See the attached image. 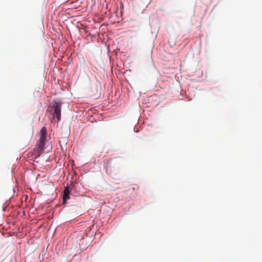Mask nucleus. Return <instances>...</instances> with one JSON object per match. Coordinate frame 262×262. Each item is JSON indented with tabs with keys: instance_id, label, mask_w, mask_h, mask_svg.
Returning a JSON list of instances; mask_svg holds the SVG:
<instances>
[{
	"instance_id": "1",
	"label": "nucleus",
	"mask_w": 262,
	"mask_h": 262,
	"mask_svg": "<svg viewBox=\"0 0 262 262\" xmlns=\"http://www.w3.org/2000/svg\"><path fill=\"white\" fill-rule=\"evenodd\" d=\"M39 141L37 146L35 148L36 151L40 153L44 149L45 145V140L47 137V128L46 127H43L39 133Z\"/></svg>"
},
{
	"instance_id": "2",
	"label": "nucleus",
	"mask_w": 262,
	"mask_h": 262,
	"mask_svg": "<svg viewBox=\"0 0 262 262\" xmlns=\"http://www.w3.org/2000/svg\"><path fill=\"white\" fill-rule=\"evenodd\" d=\"M54 110L53 117L57 118L58 121L60 119L61 117V104L57 102H55L53 104Z\"/></svg>"
},
{
	"instance_id": "3",
	"label": "nucleus",
	"mask_w": 262,
	"mask_h": 262,
	"mask_svg": "<svg viewBox=\"0 0 262 262\" xmlns=\"http://www.w3.org/2000/svg\"><path fill=\"white\" fill-rule=\"evenodd\" d=\"M70 193V191L69 189V187L67 186L64 188V190L63 191V203H65L66 201L69 199V194Z\"/></svg>"
},
{
	"instance_id": "4",
	"label": "nucleus",
	"mask_w": 262,
	"mask_h": 262,
	"mask_svg": "<svg viewBox=\"0 0 262 262\" xmlns=\"http://www.w3.org/2000/svg\"><path fill=\"white\" fill-rule=\"evenodd\" d=\"M106 171H107V172H108V168H107V169H106Z\"/></svg>"
}]
</instances>
